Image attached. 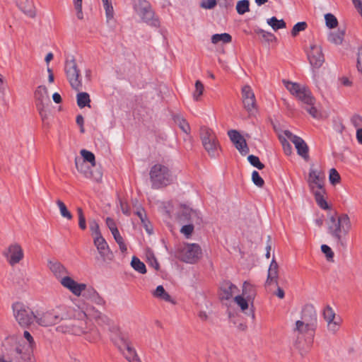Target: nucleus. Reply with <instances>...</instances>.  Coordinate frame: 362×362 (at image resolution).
Returning <instances> with one entry per match:
<instances>
[{
    "mask_svg": "<svg viewBox=\"0 0 362 362\" xmlns=\"http://www.w3.org/2000/svg\"><path fill=\"white\" fill-rule=\"evenodd\" d=\"M71 311L66 320H71L69 323L58 326L56 329L59 332L70 334L80 336L83 334H88L90 330V326L88 325L87 315L85 312L79 308L70 307Z\"/></svg>",
    "mask_w": 362,
    "mask_h": 362,
    "instance_id": "obj_1",
    "label": "nucleus"
},
{
    "mask_svg": "<svg viewBox=\"0 0 362 362\" xmlns=\"http://www.w3.org/2000/svg\"><path fill=\"white\" fill-rule=\"evenodd\" d=\"M328 233L339 244L341 247L346 246L345 240L351 228V222L347 214H341L339 216L331 215L327 221Z\"/></svg>",
    "mask_w": 362,
    "mask_h": 362,
    "instance_id": "obj_2",
    "label": "nucleus"
},
{
    "mask_svg": "<svg viewBox=\"0 0 362 362\" xmlns=\"http://www.w3.org/2000/svg\"><path fill=\"white\" fill-rule=\"evenodd\" d=\"M48 267L53 274L59 279L61 284L76 296L86 290L85 284H78L70 276L66 267L58 261H49Z\"/></svg>",
    "mask_w": 362,
    "mask_h": 362,
    "instance_id": "obj_3",
    "label": "nucleus"
},
{
    "mask_svg": "<svg viewBox=\"0 0 362 362\" xmlns=\"http://www.w3.org/2000/svg\"><path fill=\"white\" fill-rule=\"evenodd\" d=\"M35 104L40 115L43 127H49L51 114V101L47 88L45 86H39L34 93Z\"/></svg>",
    "mask_w": 362,
    "mask_h": 362,
    "instance_id": "obj_4",
    "label": "nucleus"
},
{
    "mask_svg": "<svg viewBox=\"0 0 362 362\" xmlns=\"http://www.w3.org/2000/svg\"><path fill=\"white\" fill-rule=\"evenodd\" d=\"M71 310L69 306L59 305L55 308L36 313V322L42 327L56 325L62 320H66Z\"/></svg>",
    "mask_w": 362,
    "mask_h": 362,
    "instance_id": "obj_5",
    "label": "nucleus"
},
{
    "mask_svg": "<svg viewBox=\"0 0 362 362\" xmlns=\"http://www.w3.org/2000/svg\"><path fill=\"white\" fill-rule=\"evenodd\" d=\"M150 181L153 189H158L172 184L174 176L166 165L156 163L153 165L149 172Z\"/></svg>",
    "mask_w": 362,
    "mask_h": 362,
    "instance_id": "obj_6",
    "label": "nucleus"
},
{
    "mask_svg": "<svg viewBox=\"0 0 362 362\" xmlns=\"http://www.w3.org/2000/svg\"><path fill=\"white\" fill-rule=\"evenodd\" d=\"M199 136L202 146L209 156L213 158L219 156L221 147L214 130L206 126L201 127Z\"/></svg>",
    "mask_w": 362,
    "mask_h": 362,
    "instance_id": "obj_7",
    "label": "nucleus"
},
{
    "mask_svg": "<svg viewBox=\"0 0 362 362\" xmlns=\"http://www.w3.org/2000/svg\"><path fill=\"white\" fill-rule=\"evenodd\" d=\"M12 310L16 320L23 328L28 327L36 321V313L23 303H14L12 305Z\"/></svg>",
    "mask_w": 362,
    "mask_h": 362,
    "instance_id": "obj_8",
    "label": "nucleus"
},
{
    "mask_svg": "<svg viewBox=\"0 0 362 362\" xmlns=\"http://www.w3.org/2000/svg\"><path fill=\"white\" fill-rule=\"evenodd\" d=\"M133 8L143 22L151 26H159V21L155 17L154 11L148 1L146 0H135L133 4Z\"/></svg>",
    "mask_w": 362,
    "mask_h": 362,
    "instance_id": "obj_9",
    "label": "nucleus"
},
{
    "mask_svg": "<svg viewBox=\"0 0 362 362\" xmlns=\"http://www.w3.org/2000/svg\"><path fill=\"white\" fill-rule=\"evenodd\" d=\"M286 89L298 100L305 105H315V99L312 95L311 92L305 86H301L298 83H293L288 81H283Z\"/></svg>",
    "mask_w": 362,
    "mask_h": 362,
    "instance_id": "obj_10",
    "label": "nucleus"
},
{
    "mask_svg": "<svg viewBox=\"0 0 362 362\" xmlns=\"http://www.w3.org/2000/svg\"><path fill=\"white\" fill-rule=\"evenodd\" d=\"M23 337L26 340V342H19L15 349V351L21 360L25 362H32V356L35 349L36 348V343L34 338L28 331H24Z\"/></svg>",
    "mask_w": 362,
    "mask_h": 362,
    "instance_id": "obj_11",
    "label": "nucleus"
},
{
    "mask_svg": "<svg viewBox=\"0 0 362 362\" xmlns=\"http://www.w3.org/2000/svg\"><path fill=\"white\" fill-rule=\"evenodd\" d=\"M65 73L72 88L77 91L81 90L82 89V83L80 80V71L74 58L66 61Z\"/></svg>",
    "mask_w": 362,
    "mask_h": 362,
    "instance_id": "obj_12",
    "label": "nucleus"
},
{
    "mask_svg": "<svg viewBox=\"0 0 362 362\" xmlns=\"http://www.w3.org/2000/svg\"><path fill=\"white\" fill-rule=\"evenodd\" d=\"M202 250L199 245L187 244L181 248L179 257L182 261L193 264L200 258Z\"/></svg>",
    "mask_w": 362,
    "mask_h": 362,
    "instance_id": "obj_13",
    "label": "nucleus"
},
{
    "mask_svg": "<svg viewBox=\"0 0 362 362\" xmlns=\"http://www.w3.org/2000/svg\"><path fill=\"white\" fill-rule=\"evenodd\" d=\"M309 63L313 69H318L325 62V56L321 45L311 43L307 51Z\"/></svg>",
    "mask_w": 362,
    "mask_h": 362,
    "instance_id": "obj_14",
    "label": "nucleus"
},
{
    "mask_svg": "<svg viewBox=\"0 0 362 362\" xmlns=\"http://www.w3.org/2000/svg\"><path fill=\"white\" fill-rule=\"evenodd\" d=\"M93 243L99 254V257L96 259L103 263L110 262L113 259V254L105 238L103 236L94 237Z\"/></svg>",
    "mask_w": 362,
    "mask_h": 362,
    "instance_id": "obj_15",
    "label": "nucleus"
},
{
    "mask_svg": "<svg viewBox=\"0 0 362 362\" xmlns=\"http://www.w3.org/2000/svg\"><path fill=\"white\" fill-rule=\"evenodd\" d=\"M11 266L18 264L24 257L23 250L18 243L11 244L3 252Z\"/></svg>",
    "mask_w": 362,
    "mask_h": 362,
    "instance_id": "obj_16",
    "label": "nucleus"
},
{
    "mask_svg": "<svg viewBox=\"0 0 362 362\" xmlns=\"http://www.w3.org/2000/svg\"><path fill=\"white\" fill-rule=\"evenodd\" d=\"M325 175L323 171L320 169L310 168L309 172V177L308 182L311 191H315V187H317V190L324 189Z\"/></svg>",
    "mask_w": 362,
    "mask_h": 362,
    "instance_id": "obj_17",
    "label": "nucleus"
},
{
    "mask_svg": "<svg viewBox=\"0 0 362 362\" xmlns=\"http://www.w3.org/2000/svg\"><path fill=\"white\" fill-rule=\"evenodd\" d=\"M242 100L244 108L252 114L256 110V99L251 87L245 85L242 88Z\"/></svg>",
    "mask_w": 362,
    "mask_h": 362,
    "instance_id": "obj_18",
    "label": "nucleus"
},
{
    "mask_svg": "<svg viewBox=\"0 0 362 362\" xmlns=\"http://www.w3.org/2000/svg\"><path fill=\"white\" fill-rule=\"evenodd\" d=\"M110 330L111 340L119 350H122L123 347L130 343L127 334L122 332L118 326L112 324Z\"/></svg>",
    "mask_w": 362,
    "mask_h": 362,
    "instance_id": "obj_19",
    "label": "nucleus"
},
{
    "mask_svg": "<svg viewBox=\"0 0 362 362\" xmlns=\"http://www.w3.org/2000/svg\"><path fill=\"white\" fill-rule=\"evenodd\" d=\"M284 134L295 145L298 154L304 159L307 160L309 157L308 146L305 141L302 138L294 135L288 130H285Z\"/></svg>",
    "mask_w": 362,
    "mask_h": 362,
    "instance_id": "obj_20",
    "label": "nucleus"
},
{
    "mask_svg": "<svg viewBox=\"0 0 362 362\" xmlns=\"http://www.w3.org/2000/svg\"><path fill=\"white\" fill-rule=\"evenodd\" d=\"M228 135L235 147L243 156H245L248 153L249 148L247 145L246 141L238 131L235 129L229 130L228 132Z\"/></svg>",
    "mask_w": 362,
    "mask_h": 362,
    "instance_id": "obj_21",
    "label": "nucleus"
},
{
    "mask_svg": "<svg viewBox=\"0 0 362 362\" xmlns=\"http://www.w3.org/2000/svg\"><path fill=\"white\" fill-rule=\"evenodd\" d=\"M301 321H303L305 323H308L313 326H316L317 323V313L316 310L313 305H305L301 313Z\"/></svg>",
    "mask_w": 362,
    "mask_h": 362,
    "instance_id": "obj_22",
    "label": "nucleus"
},
{
    "mask_svg": "<svg viewBox=\"0 0 362 362\" xmlns=\"http://www.w3.org/2000/svg\"><path fill=\"white\" fill-rule=\"evenodd\" d=\"M238 291L235 285L230 281H224L221 286L220 297L222 300H229Z\"/></svg>",
    "mask_w": 362,
    "mask_h": 362,
    "instance_id": "obj_23",
    "label": "nucleus"
},
{
    "mask_svg": "<svg viewBox=\"0 0 362 362\" xmlns=\"http://www.w3.org/2000/svg\"><path fill=\"white\" fill-rule=\"evenodd\" d=\"M16 5L28 17H35L36 11L31 0H16Z\"/></svg>",
    "mask_w": 362,
    "mask_h": 362,
    "instance_id": "obj_24",
    "label": "nucleus"
},
{
    "mask_svg": "<svg viewBox=\"0 0 362 362\" xmlns=\"http://www.w3.org/2000/svg\"><path fill=\"white\" fill-rule=\"evenodd\" d=\"M278 268V264L274 259H273L268 269L267 279L265 283L266 286H271L272 284L277 286Z\"/></svg>",
    "mask_w": 362,
    "mask_h": 362,
    "instance_id": "obj_25",
    "label": "nucleus"
},
{
    "mask_svg": "<svg viewBox=\"0 0 362 362\" xmlns=\"http://www.w3.org/2000/svg\"><path fill=\"white\" fill-rule=\"evenodd\" d=\"M181 218L191 223H200L201 218L199 213L189 207H183L181 213Z\"/></svg>",
    "mask_w": 362,
    "mask_h": 362,
    "instance_id": "obj_26",
    "label": "nucleus"
},
{
    "mask_svg": "<svg viewBox=\"0 0 362 362\" xmlns=\"http://www.w3.org/2000/svg\"><path fill=\"white\" fill-rule=\"evenodd\" d=\"M124 358L129 362H141L135 349L132 346L131 343L123 347L122 350H119Z\"/></svg>",
    "mask_w": 362,
    "mask_h": 362,
    "instance_id": "obj_27",
    "label": "nucleus"
},
{
    "mask_svg": "<svg viewBox=\"0 0 362 362\" xmlns=\"http://www.w3.org/2000/svg\"><path fill=\"white\" fill-rule=\"evenodd\" d=\"M242 296L245 297L247 300L253 303V300L256 296V290L255 286L247 281H245L243 286Z\"/></svg>",
    "mask_w": 362,
    "mask_h": 362,
    "instance_id": "obj_28",
    "label": "nucleus"
},
{
    "mask_svg": "<svg viewBox=\"0 0 362 362\" xmlns=\"http://www.w3.org/2000/svg\"><path fill=\"white\" fill-rule=\"evenodd\" d=\"M84 296L98 305H104L105 303V300L93 288L88 289Z\"/></svg>",
    "mask_w": 362,
    "mask_h": 362,
    "instance_id": "obj_29",
    "label": "nucleus"
},
{
    "mask_svg": "<svg viewBox=\"0 0 362 362\" xmlns=\"http://www.w3.org/2000/svg\"><path fill=\"white\" fill-rule=\"evenodd\" d=\"M345 35L344 29H339L336 32H331L328 35V40L335 45H341Z\"/></svg>",
    "mask_w": 362,
    "mask_h": 362,
    "instance_id": "obj_30",
    "label": "nucleus"
},
{
    "mask_svg": "<svg viewBox=\"0 0 362 362\" xmlns=\"http://www.w3.org/2000/svg\"><path fill=\"white\" fill-rule=\"evenodd\" d=\"M153 294L156 298L175 304V302L172 299L171 296L165 291L163 286L161 285L157 286Z\"/></svg>",
    "mask_w": 362,
    "mask_h": 362,
    "instance_id": "obj_31",
    "label": "nucleus"
},
{
    "mask_svg": "<svg viewBox=\"0 0 362 362\" xmlns=\"http://www.w3.org/2000/svg\"><path fill=\"white\" fill-rule=\"evenodd\" d=\"M315 195V201L318 206L322 209H329V206L324 199V194L325 193V189H319L315 191H312Z\"/></svg>",
    "mask_w": 362,
    "mask_h": 362,
    "instance_id": "obj_32",
    "label": "nucleus"
},
{
    "mask_svg": "<svg viewBox=\"0 0 362 362\" xmlns=\"http://www.w3.org/2000/svg\"><path fill=\"white\" fill-rule=\"evenodd\" d=\"M174 122L179 126L183 132L187 134L190 133V127L188 122L180 115L173 117Z\"/></svg>",
    "mask_w": 362,
    "mask_h": 362,
    "instance_id": "obj_33",
    "label": "nucleus"
},
{
    "mask_svg": "<svg viewBox=\"0 0 362 362\" xmlns=\"http://www.w3.org/2000/svg\"><path fill=\"white\" fill-rule=\"evenodd\" d=\"M315 326L304 322L301 320H297L296 322V327L294 331H297L300 334L307 333L310 331L313 332L315 329Z\"/></svg>",
    "mask_w": 362,
    "mask_h": 362,
    "instance_id": "obj_34",
    "label": "nucleus"
},
{
    "mask_svg": "<svg viewBox=\"0 0 362 362\" xmlns=\"http://www.w3.org/2000/svg\"><path fill=\"white\" fill-rule=\"evenodd\" d=\"M77 105L80 108L86 106L90 107V99L88 93L86 92L78 93L76 95Z\"/></svg>",
    "mask_w": 362,
    "mask_h": 362,
    "instance_id": "obj_35",
    "label": "nucleus"
},
{
    "mask_svg": "<svg viewBox=\"0 0 362 362\" xmlns=\"http://www.w3.org/2000/svg\"><path fill=\"white\" fill-rule=\"evenodd\" d=\"M232 41V37L228 33L214 34L211 36V42L218 44V42L230 43Z\"/></svg>",
    "mask_w": 362,
    "mask_h": 362,
    "instance_id": "obj_36",
    "label": "nucleus"
},
{
    "mask_svg": "<svg viewBox=\"0 0 362 362\" xmlns=\"http://www.w3.org/2000/svg\"><path fill=\"white\" fill-rule=\"evenodd\" d=\"M85 163L86 162L81 158V157L76 156L75 158V165L78 171L84 174L85 176L88 177L90 172Z\"/></svg>",
    "mask_w": 362,
    "mask_h": 362,
    "instance_id": "obj_37",
    "label": "nucleus"
},
{
    "mask_svg": "<svg viewBox=\"0 0 362 362\" xmlns=\"http://www.w3.org/2000/svg\"><path fill=\"white\" fill-rule=\"evenodd\" d=\"M131 265L134 270L139 272L140 274H144L146 273V268L145 264L138 257H132Z\"/></svg>",
    "mask_w": 362,
    "mask_h": 362,
    "instance_id": "obj_38",
    "label": "nucleus"
},
{
    "mask_svg": "<svg viewBox=\"0 0 362 362\" xmlns=\"http://www.w3.org/2000/svg\"><path fill=\"white\" fill-rule=\"evenodd\" d=\"M267 23L269 25L273 30H277L286 28V23L283 19L278 20L276 17L273 16L267 19Z\"/></svg>",
    "mask_w": 362,
    "mask_h": 362,
    "instance_id": "obj_39",
    "label": "nucleus"
},
{
    "mask_svg": "<svg viewBox=\"0 0 362 362\" xmlns=\"http://www.w3.org/2000/svg\"><path fill=\"white\" fill-rule=\"evenodd\" d=\"M237 13L240 15H243L250 11V1L249 0H240L236 4Z\"/></svg>",
    "mask_w": 362,
    "mask_h": 362,
    "instance_id": "obj_40",
    "label": "nucleus"
},
{
    "mask_svg": "<svg viewBox=\"0 0 362 362\" xmlns=\"http://www.w3.org/2000/svg\"><path fill=\"white\" fill-rule=\"evenodd\" d=\"M56 202L59 209L61 216L68 220H71L73 216L71 214V212L67 209V207L66 206L65 204L59 199H58Z\"/></svg>",
    "mask_w": 362,
    "mask_h": 362,
    "instance_id": "obj_41",
    "label": "nucleus"
},
{
    "mask_svg": "<svg viewBox=\"0 0 362 362\" xmlns=\"http://www.w3.org/2000/svg\"><path fill=\"white\" fill-rule=\"evenodd\" d=\"M80 153L81 155V158L84 160L85 162H88L92 166H95V158L92 152L86 149H82L81 150Z\"/></svg>",
    "mask_w": 362,
    "mask_h": 362,
    "instance_id": "obj_42",
    "label": "nucleus"
},
{
    "mask_svg": "<svg viewBox=\"0 0 362 362\" xmlns=\"http://www.w3.org/2000/svg\"><path fill=\"white\" fill-rule=\"evenodd\" d=\"M234 300L243 312L248 309L249 303H251V301L247 300V299L242 295L236 296Z\"/></svg>",
    "mask_w": 362,
    "mask_h": 362,
    "instance_id": "obj_43",
    "label": "nucleus"
},
{
    "mask_svg": "<svg viewBox=\"0 0 362 362\" xmlns=\"http://www.w3.org/2000/svg\"><path fill=\"white\" fill-rule=\"evenodd\" d=\"M325 19L326 25L329 28H334L338 25L337 18L332 13L325 14Z\"/></svg>",
    "mask_w": 362,
    "mask_h": 362,
    "instance_id": "obj_44",
    "label": "nucleus"
},
{
    "mask_svg": "<svg viewBox=\"0 0 362 362\" xmlns=\"http://www.w3.org/2000/svg\"><path fill=\"white\" fill-rule=\"evenodd\" d=\"M323 316L327 322L337 319L334 311L329 305H327L324 309Z\"/></svg>",
    "mask_w": 362,
    "mask_h": 362,
    "instance_id": "obj_45",
    "label": "nucleus"
},
{
    "mask_svg": "<svg viewBox=\"0 0 362 362\" xmlns=\"http://www.w3.org/2000/svg\"><path fill=\"white\" fill-rule=\"evenodd\" d=\"M103 4L105 11L107 21L108 22L109 21L112 20L114 17L113 6L112 5L111 1L103 2Z\"/></svg>",
    "mask_w": 362,
    "mask_h": 362,
    "instance_id": "obj_46",
    "label": "nucleus"
},
{
    "mask_svg": "<svg viewBox=\"0 0 362 362\" xmlns=\"http://www.w3.org/2000/svg\"><path fill=\"white\" fill-rule=\"evenodd\" d=\"M341 318L337 317V319L327 322V329L332 333H336L340 327Z\"/></svg>",
    "mask_w": 362,
    "mask_h": 362,
    "instance_id": "obj_47",
    "label": "nucleus"
},
{
    "mask_svg": "<svg viewBox=\"0 0 362 362\" xmlns=\"http://www.w3.org/2000/svg\"><path fill=\"white\" fill-rule=\"evenodd\" d=\"M247 160L252 166L259 170H262L264 168V165L260 162L259 158L256 156L250 155L247 157Z\"/></svg>",
    "mask_w": 362,
    "mask_h": 362,
    "instance_id": "obj_48",
    "label": "nucleus"
},
{
    "mask_svg": "<svg viewBox=\"0 0 362 362\" xmlns=\"http://www.w3.org/2000/svg\"><path fill=\"white\" fill-rule=\"evenodd\" d=\"M93 317L96 320H99L103 323L111 325L112 324V320L105 315H103L102 313L96 310L93 314Z\"/></svg>",
    "mask_w": 362,
    "mask_h": 362,
    "instance_id": "obj_49",
    "label": "nucleus"
},
{
    "mask_svg": "<svg viewBox=\"0 0 362 362\" xmlns=\"http://www.w3.org/2000/svg\"><path fill=\"white\" fill-rule=\"evenodd\" d=\"M204 91V85L200 81H197L195 83V90L193 97L195 100H198L199 98L202 95Z\"/></svg>",
    "mask_w": 362,
    "mask_h": 362,
    "instance_id": "obj_50",
    "label": "nucleus"
},
{
    "mask_svg": "<svg viewBox=\"0 0 362 362\" xmlns=\"http://www.w3.org/2000/svg\"><path fill=\"white\" fill-rule=\"evenodd\" d=\"M252 180L253 183L259 187H262L264 184V180L256 170H254L252 173Z\"/></svg>",
    "mask_w": 362,
    "mask_h": 362,
    "instance_id": "obj_51",
    "label": "nucleus"
},
{
    "mask_svg": "<svg viewBox=\"0 0 362 362\" xmlns=\"http://www.w3.org/2000/svg\"><path fill=\"white\" fill-rule=\"evenodd\" d=\"M307 28V23L305 22H299L297 23L293 27L291 30V35L293 36H296L299 32L303 31Z\"/></svg>",
    "mask_w": 362,
    "mask_h": 362,
    "instance_id": "obj_52",
    "label": "nucleus"
},
{
    "mask_svg": "<svg viewBox=\"0 0 362 362\" xmlns=\"http://www.w3.org/2000/svg\"><path fill=\"white\" fill-rule=\"evenodd\" d=\"M329 179L330 183L332 185H336L339 182L340 175L335 168L330 169Z\"/></svg>",
    "mask_w": 362,
    "mask_h": 362,
    "instance_id": "obj_53",
    "label": "nucleus"
},
{
    "mask_svg": "<svg viewBox=\"0 0 362 362\" xmlns=\"http://www.w3.org/2000/svg\"><path fill=\"white\" fill-rule=\"evenodd\" d=\"M77 213L78 216V226L81 230L86 228V218L83 214V211L81 208L77 209Z\"/></svg>",
    "mask_w": 362,
    "mask_h": 362,
    "instance_id": "obj_54",
    "label": "nucleus"
},
{
    "mask_svg": "<svg viewBox=\"0 0 362 362\" xmlns=\"http://www.w3.org/2000/svg\"><path fill=\"white\" fill-rule=\"evenodd\" d=\"M75 9L76 11V16L78 19L82 20L83 18V14L82 11V1L83 0H73Z\"/></svg>",
    "mask_w": 362,
    "mask_h": 362,
    "instance_id": "obj_55",
    "label": "nucleus"
},
{
    "mask_svg": "<svg viewBox=\"0 0 362 362\" xmlns=\"http://www.w3.org/2000/svg\"><path fill=\"white\" fill-rule=\"evenodd\" d=\"M218 0H202L200 6L205 9H212L216 5Z\"/></svg>",
    "mask_w": 362,
    "mask_h": 362,
    "instance_id": "obj_56",
    "label": "nucleus"
},
{
    "mask_svg": "<svg viewBox=\"0 0 362 362\" xmlns=\"http://www.w3.org/2000/svg\"><path fill=\"white\" fill-rule=\"evenodd\" d=\"M90 230L92 231L93 234L95 235V237L102 236L99 225L96 221L92 220L90 221Z\"/></svg>",
    "mask_w": 362,
    "mask_h": 362,
    "instance_id": "obj_57",
    "label": "nucleus"
},
{
    "mask_svg": "<svg viewBox=\"0 0 362 362\" xmlns=\"http://www.w3.org/2000/svg\"><path fill=\"white\" fill-rule=\"evenodd\" d=\"M255 32L256 33L261 35L262 37L268 42H272L274 39H275V37L272 33L267 32L262 29H257L255 30Z\"/></svg>",
    "mask_w": 362,
    "mask_h": 362,
    "instance_id": "obj_58",
    "label": "nucleus"
},
{
    "mask_svg": "<svg viewBox=\"0 0 362 362\" xmlns=\"http://www.w3.org/2000/svg\"><path fill=\"white\" fill-rule=\"evenodd\" d=\"M321 250L326 255L327 260L332 259L334 257V252L328 245H322L321 246Z\"/></svg>",
    "mask_w": 362,
    "mask_h": 362,
    "instance_id": "obj_59",
    "label": "nucleus"
},
{
    "mask_svg": "<svg viewBox=\"0 0 362 362\" xmlns=\"http://www.w3.org/2000/svg\"><path fill=\"white\" fill-rule=\"evenodd\" d=\"M194 230V226L192 223L183 226L180 230V232L183 233L187 237H189L192 235Z\"/></svg>",
    "mask_w": 362,
    "mask_h": 362,
    "instance_id": "obj_60",
    "label": "nucleus"
},
{
    "mask_svg": "<svg viewBox=\"0 0 362 362\" xmlns=\"http://www.w3.org/2000/svg\"><path fill=\"white\" fill-rule=\"evenodd\" d=\"M305 109L307 110V112L314 118H317L320 116V113L317 108L313 105H307L305 107Z\"/></svg>",
    "mask_w": 362,
    "mask_h": 362,
    "instance_id": "obj_61",
    "label": "nucleus"
},
{
    "mask_svg": "<svg viewBox=\"0 0 362 362\" xmlns=\"http://www.w3.org/2000/svg\"><path fill=\"white\" fill-rule=\"evenodd\" d=\"M352 124L356 128L362 127V117L358 115H354L351 119Z\"/></svg>",
    "mask_w": 362,
    "mask_h": 362,
    "instance_id": "obj_62",
    "label": "nucleus"
},
{
    "mask_svg": "<svg viewBox=\"0 0 362 362\" xmlns=\"http://www.w3.org/2000/svg\"><path fill=\"white\" fill-rule=\"evenodd\" d=\"M281 144L284 153L289 156L292 153V146L286 139L281 140Z\"/></svg>",
    "mask_w": 362,
    "mask_h": 362,
    "instance_id": "obj_63",
    "label": "nucleus"
},
{
    "mask_svg": "<svg viewBox=\"0 0 362 362\" xmlns=\"http://www.w3.org/2000/svg\"><path fill=\"white\" fill-rule=\"evenodd\" d=\"M357 69L362 74V45L358 49L357 53Z\"/></svg>",
    "mask_w": 362,
    "mask_h": 362,
    "instance_id": "obj_64",
    "label": "nucleus"
}]
</instances>
